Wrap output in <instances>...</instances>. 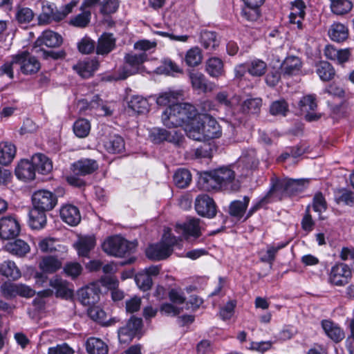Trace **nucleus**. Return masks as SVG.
<instances>
[{
    "label": "nucleus",
    "instance_id": "nucleus-49",
    "mask_svg": "<svg viewBox=\"0 0 354 354\" xmlns=\"http://www.w3.org/2000/svg\"><path fill=\"white\" fill-rule=\"evenodd\" d=\"M192 180V174L188 169H179L174 175L175 185L179 188L188 186Z\"/></svg>",
    "mask_w": 354,
    "mask_h": 354
},
{
    "label": "nucleus",
    "instance_id": "nucleus-43",
    "mask_svg": "<svg viewBox=\"0 0 354 354\" xmlns=\"http://www.w3.org/2000/svg\"><path fill=\"white\" fill-rule=\"evenodd\" d=\"M6 248L10 253L19 257H24L30 251L28 244L21 239H17L13 242L8 243Z\"/></svg>",
    "mask_w": 354,
    "mask_h": 354
},
{
    "label": "nucleus",
    "instance_id": "nucleus-40",
    "mask_svg": "<svg viewBox=\"0 0 354 354\" xmlns=\"http://www.w3.org/2000/svg\"><path fill=\"white\" fill-rule=\"evenodd\" d=\"M95 245V240L92 236L81 238L74 244L78 254L82 257H88V253L94 248Z\"/></svg>",
    "mask_w": 354,
    "mask_h": 354
},
{
    "label": "nucleus",
    "instance_id": "nucleus-51",
    "mask_svg": "<svg viewBox=\"0 0 354 354\" xmlns=\"http://www.w3.org/2000/svg\"><path fill=\"white\" fill-rule=\"evenodd\" d=\"M62 267V262L53 257H44L39 263V268L45 272L53 273Z\"/></svg>",
    "mask_w": 354,
    "mask_h": 354
},
{
    "label": "nucleus",
    "instance_id": "nucleus-56",
    "mask_svg": "<svg viewBox=\"0 0 354 354\" xmlns=\"http://www.w3.org/2000/svg\"><path fill=\"white\" fill-rule=\"evenodd\" d=\"M135 281L138 288L143 291H147L151 289L153 285L152 279L147 273L143 271L138 272L136 275Z\"/></svg>",
    "mask_w": 354,
    "mask_h": 354
},
{
    "label": "nucleus",
    "instance_id": "nucleus-21",
    "mask_svg": "<svg viewBox=\"0 0 354 354\" xmlns=\"http://www.w3.org/2000/svg\"><path fill=\"white\" fill-rule=\"evenodd\" d=\"M63 39L60 35L52 30H48L42 32L35 42V47H40L45 45L49 48H57L62 45Z\"/></svg>",
    "mask_w": 354,
    "mask_h": 354
},
{
    "label": "nucleus",
    "instance_id": "nucleus-18",
    "mask_svg": "<svg viewBox=\"0 0 354 354\" xmlns=\"http://www.w3.org/2000/svg\"><path fill=\"white\" fill-rule=\"evenodd\" d=\"M98 168L97 162L91 158H82L71 165V170L74 174L83 176L93 174Z\"/></svg>",
    "mask_w": 354,
    "mask_h": 354
},
{
    "label": "nucleus",
    "instance_id": "nucleus-53",
    "mask_svg": "<svg viewBox=\"0 0 354 354\" xmlns=\"http://www.w3.org/2000/svg\"><path fill=\"white\" fill-rule=\"evenodd\" d=\"M180 95V92L169 90L160 93L156 99V102L160 106H167L170 103H174Z\"/></svg>",
    "mask_w": 354,
    "mask_h": 354
},
{
    "label": "nucleus",
    "instance_id": "nucleus-39",
    "mask_svg": "<svg viewBox=\"0 0 354 354\" xmlns=\"http://www.w3.org/2000/svg\"><path fill=\"white\" fill-rule=\"evenodd\" d=\"M330 38L337 42H342L348 38V31L347 28L339 23H335L328 30Z\"/></svg>",
    "mask_w": 354,
    "mask_h": 354
},
{
    "label": "nucleus",
    "instance_id": "nucleus-60",
    "mask_svg": "<svg viewBox=\"0 0 354 354\" xmlns=\"http://www.w3.org/2000/svg\"><path fill=\"white\" fill-rule=\"evenodd\" d=\"M82 270V266L77 262L66 263L64 267V273L72 279H75L80 276Z\"/></svg>",
    "mask_w": 354,
    "mask_h": 354
},
{
    "label": "nucleus",
    "instance_id": "nucleus-20",
    "mask_svg": "<svg viewBox=\"0 0 354 354\" xmlns=\"http://www.w3.org/2000/svg\"><path fill=\"white\" fill-rule=\"evenodd\" d=\"M59 214L62 220L71 226H76L81 221V214L79 208L71 204L63 205Z\"/></svg>",
    "mask_w": 354,
    "mask_h": 354
},
{
    "label": "nucleus",
    "instance_id": "nucleus-64",
    "mask_svg": "<svg viewBox=\"0 0 354 354\" xmlns=\"http://www.w3.org/2000/svg\"><path fill=\"white\" fill-rule=\"evenodd\" d=\"M55 242V239L46 238L39 242L38 247L43 252H53L57 250Z\"/></svg>",
    "mask_w": 354,
    "mask_h": 354
},
{
    "label": "nucleus",
    "instance_id": "nucleus-15",
    "mask_svg": "<svg viewBox=\"0 0 354 354\" xmlns=\"http://www.w3.org/2000/svg\"><path fill=\"white\" fill-rule=\"evenodd\" d=\"M18 221L12 216H6L0 219V237L3 239H13L20 232Z\"/></svg>",
    "mask_w": 354,
    "mask_h": 354
},
{
    "label": "nucleus",
    "instance_id": "nucleus-62",
    "mask_svg": "<svg viewBox=\"0 0 354 354\" xmlns=\"http://www.w3.org/2000/svg\"><path fill=\"white\" fill-rule=\"evenodd\" d=\"M286 245V243H281L278 245L277 246H269L266 254L261 257V260L265 263H269L272 264L275 259V254L281 248H284Z\"/></svg>",
    "mask_w": 354,
    "mask_h": 354
},
{
    "label": "nucleus",
    "instance_id": "nucleus-7",
    "mask_svg": "<svg viewBox=\"0 0 354 354\" xmlns=\"http://www.w3.org/2000/svg\"><path fill=\"white\" fill-rule=\"evenodd\" d=\"M0 291L2 296L6 299H12L17 295L29 298L33 297L35 294L33 289L25 284L13 283L8 281L1 285Z\"/></svg>",
    "mask_w": 354,
    "mask_h": 354
},
{
    "label": "nucleus",
    "instance_id": "nucleus-34",
    "mask_svg": "<svg viewBox=\"0 0 354 354\" xmlns=\"http://www.w3.org/2000/svg\"><path fill=\"white\" fill-rule=\"evenodd\" d=\"M46 212L37 209L35 207L29 212V225L32 229H43L47 223Z\"/></svg>",
    "mask_w": 354,
    "mask_h": 354
},
{
    "label": "nucleus",
    "instance_id": "nucleus-46",
    "mask_svg": "<svg viewBox=\"0 0 354 354\" xmlns=\"http://www.w3.org/2000/svg\"><path fill=\"white\" fill-rule=\"evenodd\" d=\"M35 17L33 11L28 7L19 6L16 8L15 18L20 24L30 23Z\"/></svg>",
    "mask_w": 354,
    "mask_h": 354
},
{
    "label": "nucleus",
    "instance_id": "nucleus-28",
    "mask_svg": "<svg viewBox=\"0 0 354 354\" xmlns=\"http://www.w3.org/2000/svg\"><path fill=\"white\" fill-rule=\"evenodd\" d=\"M200 220L198 218H190L183 224H177L176 230L185 236H192L198 237L201 236V228L199 226Z\"/></svg>",
    "mask_w": 354,
    "mask_h": 354
},
{
    "label": "nucleus",
    "instance_id": "nucleus-24",
    "mask_svg": "<svg viewBox=\"0 0 354 354\" xmlns=\"http://www.w3.org/2000/svg\"><path fill=\"white\" fill-rule=\"evenodd\" d=\"M321 326L328 338L335 342H339L344 338V330L330 319H323Z\"/></svg>",
    "mask_w": 354,
    "mask_h": 354
},
{
    "label": "nucleus",
    "instance_id": "nucleus-57",
    "mask_svg": "<svg viewBox=\"0 0 354 354\" xmlns=\"http://www.w3.org/2000/svg\"><path fill=\"white\" fill-rule=\"evenodd\" d=\"M267 64L261 59L253 60L248 66V71L252 76H261L266 71Z\"/></svg>",
    "mask_w": 354,
    "mask_h": 354
},
{
    "label": "nucleus",
    "instance_id": "nucleus-3",
    "mask_svg": "<svg viewBox=\"0 0 354 354\" xmlns=\"http://www.w3.org/2000/svg\"><path fill=\"white\" fill-rule=\"evenodd\" d=\"M178 238L171 236L169 230L165 231L161 241L151 244L146 249L147 257L153 261H161L167 259L173 252V248L178 243Z\"/></svg>",
    "mask_w": 354,
    "mask_h": 354
},
{
    "label": "nucleus",
    "instance_id": "nucleus-59",
    "mask_svg": "<svg viewBox=\"0 0 354 354\" xmlns=\"http://www.w3.org/2000/svg\"><path fill=\"white\" fill-rule=\"evenodd\" d=\"M88 315L93 320L99 322L102 325H105L106 321V313L99 306L93 305L88 309Z\"/></svg>",
    "mask_w": 354,
    "mask_h": 354
},
{
    "label": "nucleus",
    "instance_id": "nucleus-50",
    "mask_svg": "<svg viewBox=\"0 0 354 354\" xmlns=\"http://www.w3.org/2000/svg\"><path fill=\"white\" fill-rule=\"evenodd\" d=\"M335 200L338 204L352 206L354 204V192L345 188L339 189L335 192Z\"/></svg>",
    "mask_w": 354,
    "mask_h": 354
},
{
    "label": "nucleus",
    "instance_id": "nucleus-32",
    "mask_svg": "<svg viewBox=\"0 0 354 354\" xmlns=\"http://www.w3.org/2000/svg\"><path fill=\"white\" fill-rule=\"evenodd\" d=\"M325 56L333 61H337L339 64H343L347 62L351 55L349 49H337L333 46L328 45L324 49Z\"/></svg>",
    "mask_w": 354,
    "mask_h": 354
},
{
    "label": "nucleus",
    "instance_id": "nucleus-30",
    "mask_svg": "<svg viewBox=\"0 0 354 354\" xmlns=\"http://www.w3.org/2000/svg\"><path fill=\"white\" fill-rule=\"evenodd\" d=\"M50 286L55 290L57 297L70 299L73 295V291L68 287V283L61 278L55 277L51 279Z\"/></svg>",
    "mask_w": 354,
    "mask_h": 354
},
{
    "label": "nucleus",
    "instance_id": "nucleus-8",
    "mask_svg": "<svg viewBox=\"0 0 354 354\" xmlns=\"http://www.w3.org/2000/svg\"><path fill=\"white\" fill-rule=\"evenodd\" d=\"M13 62L19 65L20 70L24 75L37 73L41 68L38 59L28 51H23L13 55Z\"/></svg>",
    "mask_w": 354,
    "mask_h": 354
},
{
    "label": "nucleus",
    "instance_id": "nucleus-35",
    "mask_svg": "<svg viewBox=\"0 0 354 354\" xmlns=\"http://www.w3.org/2000/svg\"><path fill=\"white\" fill-rule=\"evenodd\" d=\"M32 161L35 171L41 174H48L53 169L51 160L45 155L37 153L32 156Z\"/></svg>",
    "mask_w": 354,
    "mask_h": 354
},
{
    "label": "nucleus",
    "instance_id": "nucleus-27",
    "mask_svg": "<svg viewBox=\"0 0 354 354\" xmlns=\"http://www.w3.org/2000/svg\"><path fill=\"white\" fill-rule=\"evenodd\" d=\"M115 46V39L112 33L104 32L98 39L96 53L98 55H107Z\"/></svg>",
    "mask_w": 354,
    "mask_h": 354
},
{
    "label": "nucleus",
    "instance_id": "nucleus-29",
    "mask_svg": "<svg viewBox=\"0 0 354 354\" xmlns=\"http://www.w3.org/2000/svg\"><path fill=\"white\" fill-rule=\"evenodd\" d=\"M106 151L110 153H120L124 150V140L119 135H109L103 142Z\"/></svg>",
    "mask_w": 354,
    "mask_h": 354
},
{
    "label": "nucleus",
    "instance_id": "nucleus-63",
    "mask_svg": "<svg viewBox=\"0 0 354 354\" xmlns=\"http://www.w3.org/2000/svg\"><path fill=\"white\" fill-rule=\"evenodd\" d=\"M95 42L89 37H85L78 43L77 47L80 53L89 54L95 49Z\"/></svg>",
    "mask_w": 354,
    "mask_h": 354
},
{
    "label": "nucleus",
    "instance_id": "nucleus-6",
    "mask_svg": "<svg viewBox=\"0 0 354 354\" xmlns=\"http://www.w3.org/2000/svg\"><path fill=\"white\" fill-rule=\"evenodd\" d=\"M133 243L116 236L110 237L102 244L103 250L109 255L122 257L135 248Z\"/></svg>",
    "mask_w": 354,
    "mask_h": 354
},
{
    "label": "nucleus",
    "instance_id": "nucleus-25",
    "mask_svg": "<svg viewBox=\"0 0 354 354\" xmlns=\"http://www.w3.org/2000/svg\"><path fill=\"white\" fill-rule=\"evenodd\" d=\"M16 176L22 180H31L35 177V168L32 159L31 161L21 160L15 168Z\"/></svg>",
    "mask_w": 354,
    "mask_h": 354
},
{
    "label": "nucleus",
    "instance_id": "nucleus-13",
    "mask_svg": "<svg viewBox=\"0 0 354 354\" xmlns=\"http://www.w3.org/2000/svg\"><path fill=\"white\" fill-rule=\"evenodd\" d=\"M195 209L199 215L207 218H212L216 214V204L207 194H201L196 197Z\"/></svg>",
    "mask_w": 354,
    "mask_h": 354
},
{
    "label": "nucleus",
    "instance_id": "nucleus-33",
    "mask_svg": "<svg viewBox=\"0 0 354 354\" xmlns=\"http://www.w3.org/2000/svg\"><path fill=\"white\" fill-rule=\"evenodd\" d=\"M175 135L176 138L165 129L154 128L151 131L149 137L151 141L156 144H159L164 141L178 142L179 141V137L177 132H175Z\"/></svg>",
    "mask_w": 354,
    "mask_h": 354
},
{
    "label": "nucleus",
    "instance_id": "nucleus-54",
    "mask_svg": "<svg viewBox=\"0 0 354 354\" xmlns=\"http://www.w3.org/2000/svg\"><path fill=\"white\" fill-rule=\"evenodd\" d=\"M91 129L89 122L86 119H79L73 124V131L79 138L86 137Z\"/></svg>",
    "mask_w": 354,
    "mask_h": 354
},
{
    "label": "nucleus",
    "instance_id": "nucleus-23",
    "mask_svg": "<svg viewBox=\"0 0 354 354\" xmlns=\"http://www.w3.org/2000/svg\"><path fill=\"white\" fill-rule=\"evenodd\" d=\"M99 65L98 61L95 59H86L74 65L73 68L83 78H88L93 75Z\"/></svg>",
    "mask_w": 354,
    "mask_h": 354
},
{
    "label": "nucleus",
    "instance_id": "nucleus-16",
    "mask_svg": "<svg viewBox=\"0 0 354 354\" xmlns=\"http://www.w3.org/2000/svg\"><path fill=\"white\" fill-rule=\"evenodd\" d=\"M203 141L210 139L218 138L222 136L221 126L209 113L203 114Z\"/></svg>",
    "mask_w": 354,
    "mask_h": 354
},
{
    "label": "nucleus",
    "instance_id": "nucleus-19",
    "mask_svg": "<svg viewBox=\"0 0 354 354\" xmlns=\"http://www.w3.org/2000/svg\"><path fill=\"white\" fill-rule=\"evenodd\" d=\"M203 114L198 117L195 116L186 123L184 129L187 136L197 141H203Z\"/></svg>",
    "mask_w": 354,
    "mask_h": 354
},
{
    "label": "nucleus",
    "instance_id": "nucleus-47",
    "mask_svg": "<svg viewBox=\"0 0 354 354\" xmlns=\"http://www.w3.org/2000/svg\"><path fill=\"white\" fill-rule=\"evenodd\" d=\"M262 105L261 98H250L245 100L241 105V111L243 113L257 114Z\"/></svg>",
    "mask_w": 354,
    "mask_h": 354
},
{
    "label": "nucleus",
    "instance_id": "nucleus-52",
    "mask_svg": "<svg viewBox=\"0 0 354 354\" xmlns=\"http://www.w3.org/2000/svg\"><path fill=\"white\" fill-rule=\"evenodd\" d=\"M332 12L337 15L348 12L353 8V3L349 0H335L331 3Z\"/></svg>",
    "mask_w": 354,
    "mask_h": 354
},
{
    "label": "nucleus",
    "instance_id": "nucleus-48",
    "mask_svg": "<svg viewBox=\"0 0 354 354\" xmlns=\"http://www.w3.org/2000/svg\"><path fill=\"white\" fill-rule=\"evenodd\" d=\"M202 51L198 47H193L187 51L185 61L187 66H197L202 62Z\"/></svg>",
    "mask_w": 354,
    "mask_h": 354
},
{
    "label": "nucleus",
    "instance_id": "nucleus-4",
    "mask_svg": "<svg viewBox=\"0 0 354 354\" xmlns=\"http://www.w3.org/2000/svg\"><path fill=\"white\" fill-rule=\"evenodd\" d=\"M75 6L76 2L71 1L64 6L61 7L59 9H57L55 4L50 3L48 1L44 2L41 12L38 16V24L39 25H46L53 21H62L72 12Z\"/></svg>",
    "mask_w": 354,
    "mask_h": 354
},
{
    "label": "nucleus",
    "instance_id": "nucleus-9",
    "mask_svg": "<svg viewBox=\"0 0 354 354\" xmlns=\"http://www.w3.org/2000/svg\"><path fill=\"white\" fill-rule=\"evenodd\" d=\"M33 207L44 212L52 210L57 203V198L53 192L40 189L35 192L32 196Z\"/></svg>",
    "mask_w": 354,
    "mask_h": 354
},
{
    "label": "nucleus",
    "instance_id": "nucleus-61",
    "mask_svg": "<svg viewBox=\"0 0 354 354\" xmlns=\"http://www.w3.org/2000/svg\"><path fill=\"white\" fill-rule=\"evenodd\" d=\"M299 105L303 113L314 111L317 108L315 96L308 95L303 97L300 100Z\"/></svg>",
    "mask_w": 354,
    "mask_h": 354
},
{
    "label": "nucleus",
    "instance_id": "nucleus-2",
    "mask_svg": "<svg viewBox=\"0 0 354 354\" xmlns=\"http://www.w3.org/2000/svg\"><path fill=\"white\" fill-rule=\"evenodd\" d=\"M197 115L196 108L189 103H176L169 105L162 113V122L167 128H177Z\"/></svg>",
    "mask_w": 354,
    "mask_h": 354
},
{
    "label": "nucleus",
    "instance_id": "nucleus-5",
    "mask_svg": "<svg viewBox=\"0 0 354 354\" xmlns=\"http://www.w3.org/2000/svg\"><path fill=\"white\" fill-rule=\"evenodd\" d=\"M309 183L306 178L286 179L277 180L270 189L268 194L283 196L285 194L292 195L303 191Z\"/></svg>",
    "mask_w": 354,
    "mask_h": 354
},
{
    "label": "nucleus",
    "instance_id": "nucleus-26",
    "mask_svg": "<svg viewBox=\"0 0 354 354\" xmlns=\"http://www.w3.org/2000/svg\"><path fill=\"white\" fill-rule=\"evenodd\" d=\"M205 71L211 77L218 79L225 75L223 62L217 57H210L205 62Z\"/></svg>",
    "mask_w": 354,
    "mask_h": 354
},
{
    "label": "nucleus",
    "instance_id": "nucleus-38",
    "mask_svg": "<svg viewBox=\"0 0 354 354\" xmlns=\"http://www.w3.org/2000/svg\"><path fill=\"white\" fill-rule=\"evenodd\" d=\"M0 274L12 280H17L21 276V271L15 263L10 260L5 261L0 264Z\"/></svg>",
    "mask_w": 354,
    "mask_h": 354
},
{
    "label": "nucleus",
    "instance_id": "nucleus-11",
    "mask_svg": "<svg viewBox=\"0 0 354 354\" xmlns=\"http://www.w3.org/2000/svg\"><path fill=\"white\" fill-rule=\"evenodd\" d=\"M147 54L142 53L140 54H127L124 57L126 63L132 68H128L124 66L115 78V80H122L127 79L129 76L136 73L138 71L139 66L147 60Z\"/></svg>",
    "mask_w": 354,
    "mask_h": 354
},
{
    "label": "nucleus",
    "instance_id": "nucleus-44",
    "mask_svg": "<svg viewBox=\"0 0 354 354\" xmlns=\"http://www.w3.org/2000/svg\"><path fill=\"white\" fill-rule=\"evenodd\" d=\"M250 198L248 196H244L243 201H232L229 207V213L231 216L242 218L248 206Z\"/></svg>",
    "mask_w": 354,
    "mask_h": 354
},
{
    "label": "nucleus",
    "instance_id": "nucleus-41",
    "mask_svg": "<svg viewBox=\"0 0 354 354\" xmlns=\"http://www.w3.org/2000/svg\"><path fill=\"white\" fill-rule=\"evenodd\" d=\"M201 43L208 50H215L219 45V40L215 32L203 30L201 33Z\"/></svg>",
    "mask_w": 354,
    "mask_h": 354
},
{
    "label": "nucleus",
    "instance_id": "nucleus-17",
    "mask_svg": "<svg viewBox=\"0 0 354 354\" xmlns=\"http://www.w3.org/2000/svg\"><path fill=\"white\" fill-rule=\"evenodd\" d=\"M100 291L95 284L80 288L77 291L79 301L84 306H93L100 300Z\"/></svg>",
    "mask_w": 354,
    "mask_h": 354
},
{
    "label": "nucleus",
    "instance_id": "nucleus-37",
    "mask_svg": "<svg viewBox=\"0 0 354 354\" xmlns=\"http://www.w3.org/2000/svg\"><path fill=\"white\" fill-rule=\"evenodd\" d=\"M86 348L88 354H107L108 346L100 339L90 337L86 342Z\"/></svg>",
    "mask_w": 354,
    "mask_h": 354
},
{
    "label": "nucleus",
    "instance_id": "nucleus-55",
    "mask_svg": "<svg viewBox=\"0 0 354 354\" xmlns=\"http://www.w3.org/2000/svg\"><path fill=\"white\" fill-rule=\"evenodd\" d=\"M91 13L90 11H84L70 19L69 24L75 27L84 28L90 23Z\"/></svg>",
    "mask_w": 354,
    "mask_h": 354
},
{
    "label": "nucleus",
    "instance_id": "nucleus-10",
    "mask_svg": "<svg viewBox=\"0 0 354 354\" xmlns=\"http://www.w3.org/2000/svg\"><path fill=\"white\" fill-rule=\"evenodd\" d=\"M142 327L141 318L132 316L126 324L118 330V339L120 343L130 342Z\"/></svg>",
    "mask_w": 354,
    "mask_h": 354
},
{
    "label": "nucleus",
    "instance_id": "nucleus-42",
    "mask_svg": "<svg viewBox=\"0 0 354 354\" xmlns=\"http://www.w3.org/2000/svg\"><path fill=\"white\" fill-rule=\"evenodd\" d=\"M127 104L129 109L138 114L144 113L148 111V102L146 98L140 95L132 96Z\"/></svg>",
    "mask_w": 354,
    "mask_h": 354
},
{
    "label": "nucleus",
    "instance_id": "nucleus-22",
    "mask_svg": "<svg viewBox=\"0 0 354 354\" xmlns=\"http://www.w3.org/2000/svg\"><path fill=\"white\" fill-rule=\"evenodd\" d=\"M306 6L302 0H295L292 2L291 12L289 15V22L296 24L298 29H302V21L305 17Z\"/></svg>",
    "mask_w": 354,
    "mask_h": 354
},
{
    "label": "nucleus",
    "instance_id": "nucleus-58",
    "mask_svg": "<svg viewBox=\"0 0 354 354\" xmlns=\"http://www.w3.org/2000/svg\"><path fill=\"white\" fill-rule=\"evenodd\" d=\"M288 111V105L284 100L273 102L270 107V112L272 115L285 116Z\"/></svg>",
    "mask_w": 354,
    "mask_h": 354
},
{
    "label": "nucleus",
    "instance_id": "nucleus-36",
    "mask_svg": "<svg viewBox=\"0 0 354 354\" xmlns=\"http://www.w3.org/2000/svg\"><path fill=\"white\" fill-rule=\"evenodd\" d=\"M16 154L15 146L8 142L0 143V164L7 165L14 159Z\"/></svg>",
    "mask_w": 354,
    "mask_h": 354
},
{
    "label": "nucleus",
    "instance_id": "nucleus-45",
    "mask_svg": "<svg viewBox=\"0 0 354 354\" xmlns=\"http://www.w3.org/2000/svg\"><path fill=\"white\" fill-rule=\"evenodd\" d=\"M317 73L323 81H330L335 75V71L328 62H320L317 64Z\"/></svg>",
    "mask_w": 354,
    "mask_h": 354
},
{
    "label": "nucleus",
    "instance_id": "nucleus-1",
    "mask_svg": "<svg viewBox=\"0 0 354 354\" xmlns=\"http://www.w3.org/2000/svg\"><path fill=\"white\" fill-rule=\"evenodd\" d=\"M235 173L227 167H221L210 171L201 174L198 179L200 187L206 190L230 189L236 191L239 185L235 183Z\"/></svg>",
    "mask_w": 354,
    "mask_h": 354
},
{
    "label": "nucleus",
    "instance_id": "nucleus-12",
    "mask_svg": "<svg viewBox=\"0 0 354 354\" xmlns=\"http://www.w3.org/2000/svg\"><path fill=\"white\" fill-rule=\"evenodd\" d=\"M187 75L194 90L203 93L213 91L214 83L209 81L203 73L195 69H190L187 71Z\"/></svg>",
    "mask_w": 354,
    "mask_h": 354
},
{
    "label": "nucleus",
    "instance_id": "nucleus-31",
    "mask_svg": "<svg viewBox=\"0 0 354 354\" xmlns=\"http://www.w3.org/2000/svg\"><path fill=\"white\" fill-rule=\"evenodd\" d=\"M301 59L298 57L288 56L281 64V73L288 76L297 75L301 71Z\"/></svg>",
    "mask_w": 354,
    "mask_h": 354
},
{
    "label": "nucleus",
    "instance_id": "nucleus-14",
    "mask_svg": "<svg viewBox=\"0 0 354 354\" xmlns=\"http://www.w3.org/2000/svg\"><path fill=\"white\" fill-rule=\"evenodd\" d=\"M352 273L348 266L344 263H337L332 267L329 280L335 286H344L348 282Z\"/></svg>",
    "mask_w": 354,
    "mask_h": 354
}]
</instances>
